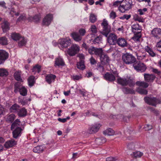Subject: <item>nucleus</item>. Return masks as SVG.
<instances>
[{
    "label": "nucleus",
    "instance_id": "nucleus-64",
    "mask_svg": "<svg viewBox=\"0 0 161 161\" xmlns=\"http://www.w3.org/2000/svg\"><path fill=\"white\" fill-rule=\"evenodd\" d=\"M110 17L113 19H115L116 17V13L113 11H112L110 14Z\"/></svg>",
    "mask_w": 161,
    "mask_h": 161
},
{
    "label": "nucleus",
    "instance_id": "nucleus-10",
    "mask_svg": "<svg viewBox=\"0 0 161 161\" xmlns=\"http://www.w3.org/2000/svg\"><path fill=\"white\" fill-rule=\"evenodd\" d=\"M133 66L134 69L138 72H143L145 71L147 69V67L144 64L140 62L134 64Z\"/></svg>",
    "mask_w": 161,
    "mask_h": 161
},
{
    "label": "nucleus",
    "instance_id": "nucleus-50",
    "mask_svg": "<svg viewBox=\"0 0 161 161\" xmlns=\"http://www.w3.org/2000/svg\"><path fill=\"white\" fill-rule=\"evenodd\" d=\"M130 45L128 43L127 41L124 38H121V47H129Z\"/></svg>",
    "mask_w": 161,
    "mask_h": 161
},
{
    "label": "nucleus",
    "instance_id": "nucleus-12",
    "mask_svg": "<svg viewBox=\"0 0 161 161\" xmlns=\"http://www.w3.org/2000/svg\"><path fill=\"white\" fill-rule=\"evenodd\" d=\"M8 53L5 51L0 50V65L3 64L8 58Z\"/></svg>",
    "mask_w": 161,
    "mask_h": 161
},
{
    "label": "nucleus",
    "instance_id": "nucleus-5",
    "mask_svg": "<svg viewBox=\"0 0 161 161\" xmlns=\"http://www.w3.org/2000/svg\"><path fill=\"white\" fill-rule=\"evenodd\" d=\"M80 50V48L78 45L75 44H72L71 47L67 50L68 54L70 56H75Z\"/></svg>",
    "mask_w": 161,
    "mask_h": 161
},
{
    "label": "nucleus",
    "instance_id": "nucleus-53",
    "mask_svg": "<svg viewBox=\"0 0 161 161\" xmlns=\"http://www.w3.org/2000/svg\"><path fill=\"white\" fill-rule=\"evenodd\" d=\"M10 14L12 17H13L14 15L18 16L19 15V12H16L14 8H12L10 12Z\"/></svg>",
    "mask_w": 161,
    "mask_h": 161
},
{
    "label": "nucleus",
    "instance_id": "nucleus-19",
    "mask_svg": "<svg viewBox=\"0 0 161 161\" xmlns=\"http://www.w3.org/2000/svg\"><path fill=\"white\" fill-rule=\"evenodd\" d=\"M64 65V62L62 58L60 57H58L55 59L54 65V66H63Z\"/></svg>",
    "mask_w": 161,
    "mask_h": 161
},
{
    "label": "nucleus",
    "instance_id": "nucleus-3",
    "mask_svg": "<svg viewBox=\"0 0 161 161\" xmlns=\"http://www.w3.org/2000/svg\"><path fill=\"white\" fill-rule=\"evenodd\" d=\"M144 101L147 103L156 107L157 104L161 103V99L155 97H145L144 98Z\"/></svg>",
    "mask_w": 161,
    "mask_h": 161
},
{
    "label": "nucleus",
    "instance_id": "nucleus-15",
    "mask_svg": "<svg viewBox=\"0 0 161 161\" xmlns=\"http://www.w3.org/2000/svg\"><path fill=\"white\" fill-rule=\"evenodd\" d=\"M12 131L13 137L14 138H17L18 137L21 136L22 129L20 127L16 126Z\"/></svg>",
    "mask_w": 161,
    "mask_h": 161
},
{
    "label": "nucleus",
    "instance_id": "nucleus-60",
    "mask_svg": "<svg viewBox=\"0 0 161 161\" xmlns=\"http://www.w3.org/2000/svg\"><path fill=\"white\" fill-rule=\"evenodd\" d=\"M91 31L93 33H96L97 32V29L95 25H92L91 28Z\"/></svg>",
    "mask_w": 161,
    "mask_h": 161
},
{
    "label": "nucleus",
    "instance_id": "nucleus-6",
    "mask_svg": "<svg viewBox=\"0 0 161 161\" xmlns=\"http://www.w3.org/2000/svg\"><path fill=\"white\" fill-rule=\"evenodd\" d=\"M122 59L126 64L134 63L136 61V59L134 56L128 53L123 55Z\"/></svg>",
    "mask_w": 161,
    "mask_h": 161
},
{
    "label": "nucleus",
    "instance_id": "nucleus-25",
    "mask_svg": "<svg viewBox=\"0 0 161 161\" xmlns=\"http://www.w3.org/2000/svg\"><path fill=\"white\" fill-rule=\"evenodd\" d=\"M100 58L101 62L103 63L104 64H108L110 59L109 57L107 54L104 53Z\"/></svg>",
    "mask_w": 161,
    "mask_h": 161
},
{
    "label": "nucleus",
    "instance_id": "nucleus-17",
    "mask_svg": "<svg viewBox=\"0 0 161 161\" xmlns=\"http://www.w3.org/2000/svg\"><path fill=\"white\" fill-rule=\"evenodd\" d=\"M16 144V142L12 139L7 141L4 144V146L6 148L8 149L14 146Z\"/></svg>",
    "mask_w": 161,
    "mask_h": 161
},
{
    "label": "nucleus",
    "instance_id": "nucleus-13",
    "mask_svg": "<svg viewBox=\"0 0 161 161\" xmlns=\"http://www.w3.org/2000/svg\"><path fill=\"white\" fill-rule=\"evenodd\" d=\"M135 83L133 79L130 78L128 80L126 79H122L121 78V85L126 86L128 85L130 87L134 86Z\"/></svg>",
    "mask_w": 161,
    "mask_h": 161
},
{
    "label": "nucleus",
    "instance_id": "nucleus-46",
    "mask_svg": "<svg viewBox=\"0 0 161 161\" xmlns=\"http://www.w3.org/2000/svg\"><path fill=\"white\" fill-rule=\"evenodd\" d=\"M114 133V130L111 128L107 129L103 132V133L104 134H107L109 136L113 135Z\"/></svg>",
    "mask_w": 161,
    "mask_h": 161
},
{
    "label": "nucleus",
    "instance_id": "nucleus-56",
    "mask_svg": "<svg viewBox=\"0 0 161 161\" xmlns=\"http://www.w3.org/2000/svg\"><path fill=\"white\" fill-rule=\"evenodd\" d=\"M86 33V31L83 28L80 29L79 31V34L82 37V36H84L85 33Z\"/></svg>",
    "mask_w": 161,
    "mask_h": 161
},
{
    "label": "nucleus",
    "instance_id": "nucleus-48",
    "mask_svg": "<svg viewBox=\"0 0 161 161\" xmlns=\"http://www.w3.org/2000/svg\"><path fill=\"white\" fill-rule=\"evenodd\" d=\"M102 36L101 35L97 36L93 41V44L95 45H98L100 42L101 39H102Z\"/></svg>",
    "mask_w": 161,
    "mask_h": 161
},
{
    "label": "nucleus",
    "instance_id": "nucleus-41",
    "mask_svg": "<svg viewBox=\"0 0 161 161\" xmlns=\"http://www.w3.org/2000/svg\"><path fill=\"white\" fill-rule=\"evenodd\" d=\"M20 121L19 119H16L12 124L11 127V129L12 130H13L16 127V126H19V123H20Z\"/></svg>",
    "mask_w": 161,
    "mask_h": 161
},
{
    "label": "nucleus",
    "instance_id": "nucleus-21",
    "mask_svg": "<svg viewBox=\"0 0 161 161\" xmlns=\"http://www.w3.org/2000/svg\"><path fill=\"white\" fill-rule=\"evenodd\" d=\"M132 29V31L134 34L136 33H141V27L138 24H136L133 25L131 26Z\"/></svg>",
    "mask_w": 161,
    "mask_h": 161
},
{
    "label": "nucleus",
    "instance_id": "nucleus-23",
    "mask_svg": "<svg viewBox=\"0 0 161 161\" xmlns=\"http://www.w3.org/2000/svg\"><path fill=\"white\" fill-rule=\"evenodd\" d=\"M56 78L55 75L52 74H49L47 75L45 77L46 80L47 82L49 84H50L51 83L52 81L55 80V79Z\"/></svg>",
    "mask_w": 161,
    "mask_h": 161
},
{
    "label": "nucleus",
    "instance_id": "nucleus-47",
    "mask_svg": "<svg viewBox=\"0 0 161 161\" xmlns=\"http://www.w3.org/2000/svg\"><path fill=\"white\" fill-rule=\"evenodd\" d=\"M89 20L92 23L95 22L97 21V16L93 14H90Z\"/></svg>",
    "mask_w": 161,
    "mask_h": 161
},
{
    "label": "nucleus",
    "instance_id": "nucleus-38",
    "mask_svg": "<svg viewBox=\"0 0 161 161\" xmlns=\"http://www.w3.org/2000/svg\"><path fill=\"white\" fill-rule=\"evenodd\" d=\"M44 149L42 146H38L33 148V152L35 153H39L43 152Z\"/></svg>",
    "mask_w": 161,
    "mask_h": 161
},
{
    "label": "nucleus",
    "instance_id": "nucleus-7",
    "mask_svg": "<svg viewBox=\"0 0 161 161\" xmlns=\"http://www.w3.org/2000/svg\"><path fill=\"white\" fill-rule=\"evenodd\" d=\"M101 25L103 27V30L101 33L102 34L106 37H107L108 34L110 31V28L107 21L105 19H104Z\"/></svg>",
    "mask_w": 161,
    "mask_h": 161
},
{
    "label": "nucleus",
    "instance_id": "nucleus-62",
    "mask_svg": "<svg viewBox=\"0 0 161 161\" xmlns=\"http://www.w3.org/2000/svg\"><path fill=\"white\" fill-rule=\"evenodd\" d=\"M147 8H145L143 9H139L138 10V11L139 13V14L140 15H142L144 14V12L147 11Z\"/></svg>",
    "mask_w": 161,
    "mask_h": 161
},
{
    "label": "nucleus",
    "instance_id": "nucleus-54",
    "mask_svg": "<svg viewBox=\"0 0 161 161\" xmlns=\"http://www.w3.org/2000/svg\"><path fill=\"white\" fill-rule=\"evenodd\" d=\"M26 19L25 15V14H22L19 16L16 20V22H18L22 21H24Z\"/></svg>",
    "mask_w": 161,
    "mask_h": 161
},
{
    "label": "nucleus",
    "instance_id": "nucleus-33",
    "mask_svg": "<svg viewBox=\"0 0 161 161\" xmlns=\"http://www.w3.org/2000/svg\"><path fill=\"white\" fill-rule=\"evenodd\" d=\"M77 67L78 69L81 70H84L85 68L84 60L83 59H81L79 62H77Z\"/></svg>",
    "mask_w": 161,
    "mask_h": 161
},
{
    "label": "nucleus",
    "instance_id": "nucleus-9",
    "mask_svg": "<svg viewBox=\"0 0 161 161\" xmlns=\"http://www.w3.org/2000/svg\"><path fill=\"white\" fill-rule=\"evenodd\" d=\"M132 2L131 0H123L121 1V13L125 12L131 8Z\"/></svg>",
    "mask_w": 161,
    "mask_h": 161
},
{
    "label": "nucleus",
    "instance_id": "nucleus-37",
    "mask_svg": "<svg viewBox=\"0 0 161 161\" xmlns=\"http://www.w3.org/2000/svg\"><path fill=\"white\" fill-rule=\"evenodd\" d=\"M8 75V71L6 69L2 68L0 69V76L6 77Z\"/></svg>",
    "mask_w": 161,
    "mask_h": 161
},
{
    "label": "nucleus",
    "instance_id": "nucleus-35",
    "mask_svg": "<svg viewBox=\"0 0 161 161\" xmlns=\"http://www.w3.org/2000/svg\"><path fill=\"white\" fill-rule=\"evenodd\" d=\"M18 42V46L19 47L25 46L27 42L26 39L23 37H21L19 39Z\"/></svg>",
    "mask_w": 161,
    "mask_h": 161
},
{
    "label": "nucleus",
    "instance_id": "nucleus-22",
    "mask_svg": "<svg viewBox=\"0 0 161 161\" xmlns=\"http://www.w3.org/2000/svg\"><path fill=\"white\" fill-rule=\"evenodd\" d=\"M70 36L76 42H79L81 41L82 39L81 36L77 32H72Z\"/></svg>",
    "mask_w": 161,
    "mask_h": 161
},
{
    "label": "nucleus",
    "instance_id": "nucleus-14",
    "mask_svg": "<svg viewBox=\"0 0 161 161\" xmlns=\"http://www.w3.org/2000/svg\"><path fill=\"white\" fill-rule=\"evenodd\" d=\"M151 34L152 36L157 39L161 37V29L159 28H155L151 31Z\"/></svg>",
    "mask_w": 161,
    "mask_h": 161
},
{
    "label": "nucleus",
    "instance_id": "nucleus-57",
    "mask_svg": "<svg viewBox=\"0 0 161 161\" xmlns=\"http://www.w3.org/2000/svg\"><path fill=\"white\" fill-rule=\"evenodd\" d=\"M156 47L157 50L161 53V40L157 43Z\"/></svg>",
    "mask_w": 161,
    "mask_h": 161
},
{
    "label": "nucleus",
    "instance_id": "nucleus-51",
    "mask_svg": "<svg viewBox=\"0 0 161 161\" xmlns=\"http://www.w3.org/2000/svg\"><path fill=\"white\" fill-rule=\"evenodd\" d=\"M96 48V47H94L91 46L89 47L87 51L90 54L93 55L94 54Z\"/></svg>",
    "mask_w": 161,
    "mask_h": 161
},
{
    "label": "nucleus",
    "instance_id": "nucleus-18",
    "mask_svg": "<svg viewBox=\"0 0 161 161\" xmlns=\"http://www.w3.org/2000/svg\"><path fill=\"white\" fill-rule=\"evenodd\" d=\"M20 108L19 105L17 103H14L11 106L9 110L11 113L17 114Z\"/></svg>",
    "mask_w": 161,
    "mask_h": 161
},
{
    "label": "nucleus",
    "instance_id": "nucleus-31",
    "mask_svg": "<svg viewBox=\"0 0 161 161\" xmlns=\"http://www.w3.org/2000/svg\"><path fill=\"white\" fill-rule=\"evenodd\" d=\"M136 83L140 87H142L144 89L147 88L149 86L148 83L144 81H137Z\"/></svg>",
    "mask_w": 161,
    "mask_h": 161
},
{
    "label": "nucleus",
    "instance_id": "nucleus-27",
    "mask_svg": "<svg viewBox=\"0 0 161 161\" xmlns=\"http://www.w3.org/2000/svg\"><path fill=\"white\" fill-rule=\"evenodd\" d=\"M41 71V66L38 64L35 65L32 69V72L34 75H35L36 73H39Z\"/></svg>",
    "mask_w": 161,
    "mask_h": 161
},
{
    "label": "nucleus",
    "instance_id": "nucleus-8",
    "mask_svg": "<svg viewBox=\"0 0 161 161\" xmlns=\"http://www.w3.org/2000/svg\"><path fill=\"white\" fill-rule=\"evenodd\" d=\"M71 40L69 38H62L58 40V45L62 48H67L71 44Z\"/></svg>",
    "mask_w": 161,
    "mask_h": 161
},
{
    "label": "nucleus",
    "instance_id": "nucleus-20",
    "mask_svg": "<svg viewBox=\"0 0 161 161\" xmlns=\"http://www.w3.org/2000/svg\"><path fill=\"white\" fill-rule=\"evenodd\" d=\"M144 76L145 80L147 82H153L156 77L153 75L146 73L144 74Z\"/></svg>",
    "mask_w": 161,
    "mask_h": 161
},
{
    "label": "nucleus",
    "instance_id": "nucleus-55",
    "mask_svg": "<svg viewBox=\"0 0 161 161\" xmlns=\"http://www.w3.org/2000/svg\"><path fill=\"white\" fill-rule=\"evenodd\" d=\"M70 119V118L69 116H68L66 118H63L62 119L61 118H59L58 119V120L59 122L63 123H64L66 122L67 120H69Z\"/></svg>",
    "mask_w": 161,
    "mask_h": 161
},
{
    "label": "nucleus",
    "instance_id": "nucleus-45",
    "mask_svg": "<svg viewBox=\"0 0 161 161\" xmlns=\"http://www.w3.org/2000/svg\"><path fill=\"white\" fill-rule=\"evenodd\" d=\"M19 92L20 95L23 96H25L27 94V90L24 86H22Z\"/></svg>",
    "mask_w": 161,
    "mask_h": 161
},
{
    "label": "nucleus",
    "instance_id": "nucleus-59",
    "mask_svg": "<svg viewBox=\"0 0 161 161\" xmlns=\"http://www.w3.org/2000/svg\"><path fill=\"white\" fill-rule=\"evenodd\" d=\"M72 78L74 80H79L81 79L82 77L81 75H74Z\"/></svg>",
    "mask_w": 161,
    "mask_h": 161
},
{
    "label": "nucleus",
    "instance_id": "nucleus-26",
    "mask_svg": "<svg viewBox=\"0 0 161 161\" xmlns=\"http://www.w3.org/2000/svg\"><path fill=\"white\" fill-rule=\"evenodd\" d=\"M16 116L13 114H8L6 116V121L9 123H12L14 120Z\"/></svg>",
    "mask_w": 161,
    "mask_h": 161
},
{
    "label": "nucleus",
    "instance_id": "nucleus-39",
    "mask_svg": "<svg viewBox=\"0 0 161 161\" xmlns=\"http://www.w3.org/2000/svg\"><path fill=\"white\" fill-rule=\"evenodd\" d=\"M134 36L132 38V39L135 42H138L140 41V39L142 36L141 33H136L134 34Z\"/></svg>",
    "mask_w": 161,
    "mask_h": 161
},
{
    "label": "nucleus",
    "instance_id": "nucleus-30",
    "mask_svg": "<svg viewBox=\"0 0 161 161\" xmlns=\"http://www.w3.org/2000/svg\"><path fill=\"white\" fill-rule=\"evenodd\" d=\"M122 91L125 94H134L135 91L132 89L127 87H124L122 88Z\"/></svg>",
    "mask_w": 161,
    "mask_h": 161
},
{
    "label": "nucleus",
    "instance_id": "nucleus-44",
    "mask_svg": "<svg viewBox=\"0 0 161 161\" xmlns=\"http://www.w3.org/2000/svg\"><path fill=\"white\" fill-rule=\"evenodd\" d=\"M95 51V52L94 54L96 55L99 56L100 57L104 53L103 50L102 48H96Z\"/></svg>",
    "mask_w": 161,
    "mask_h": 161
},
{
    "label": "nucleus",
    "instance_id": "nucleus-32",
    "mask_svg": "<svg viewBox=\"0 0 161 161\" xmlns=\"http://www.w3.org/2000/svg\"><path fill=\"white\" fill-rule=\"evenodd\" d=\"M35 77L34 76L31 75L29 77L28 81L29 86L30 87L32 86L35 83Z\"/></svg>",
    "mask_w": 161,
    "mask_h": 161
},
{
    "label": "nucleus",
    "instance_id": "nucleus-49",
    "mask_svg": "<svg viewBox=\"0 0 161 161\" xmlns=\"http://www.w3.org/2000/svg\"><path fill=\"white\" fill-rule=\"evenodd\" d=\"M143 155V153L140 151H136L133 152V155L135 158H140Z\"/></svg>",
    "mask_w": 161,
    "mask_h": 161
},
{
    "label": "nucleus",
    "instance_id": "nucleus-11",
    "mask_svg": "<svg viewBox=\"0 0 161 161\" xmlns=\"http://www.w3.org/2000/svg\"><path fill=\"white\" fill-rule=\"evenodd\" d=\"M53 19V16L52 14H47L43 19L42 25L48 26L51 24Z\"/></svg>",
    "mask_w": 161,
    "mask_h": 161
},
{
    "label": "nucleus",
    "instance_id": "nucleus-34",
    "mask_svg": "<svg viewBox=\"0 0 161 161\" xmlns=\"http://www.w3.org/2000/svg\"><path fill=\"white\" fill-rule=\"evenodd\" d=\"M21 72H15L14 74V77L15 80L18 81H22V79L21 78Z\"/></svg>",
    "mask_w": 161,
    "mask_h": 161
},
{
    "label": "nucleus",
    "instance_id": "nucleus-58",
    "mask_svg": "<svg viewBox=\"0 0 161 161\" xmlns=\"http://www.w3.org/2000/svg\"><path fill=\"white\" fill-rule=\"evenodd\" d=\"M81 47L82 48L85 49L86 51H87L90 47L89 46L84 42H83L82 44Z\"/></svg>",
    "mask_w": 161,
    "mask_h": 161
},
{
    "label": "nucleus",
    "instance_id": "nucleus-4",
    "mask_svg": "<svg viewBox=\"0 0 161 161\" xmlns=\"http://www.w3.org/2000/svg\"><path fill=\"white\" fill-rule=\"evenodd\" d=\"M118 76V74L116 71H113L112 73L107 72L103 76L104 79L107 81L113 82L115 80V77Z\"/></svg>",
    "mask_w": 161,
    "mask_h": 161
},
{
    "label": "nucleus",
    "instance_id": "nucleus-40",
    "mask_svg": "<svg viewBox=\"0 0 161 161\" xmlns=\"http://www.w3.org/2000/svg\"><path fill=\"white\" fill-rule=\"evenodd\" d=\"M21 84L20 83L17 82L14 85V92L17 93L19 92L20 89H21Z\"/></svg>",
    "mask_w": 161,
    "mask_h": 161
},
{
    "label": "nucleus",
    "instance_id": "nucleus-29",
    "mask_svg": "<svg viewBox=\"0 0 161 161\" xmlns=\"http://www.w3.org/2000/svg\"><path fill=\"white\" fill-rule=\"evenodd\" d=\"M106 138L103 137L97 138L95 140V142L97 144L100 145L106 142Z\"/></svg>",
    "mask_w": 161,
    "mask_h": 161
},
{
    "label": "nucleus",
    "instance_id": "nucleus-52",
    "mask_svg": "<svg viewBox=\"0 0 161 161\" xmlns=\"http://www.w3.org/2000/svg\"><path fill=\"white\" fill-rule=\"evenodd\" d=\"M113 6L115 7H118L119 6L118 9L120 11H121V1H117L114 2L113 4Z\"/></svg>",
    "mask_w": 161,
    "mask_h": 161
},
{
    "label": "nucleus",
    "instance_id": "nucleus-61",
    "mask_svg": "<svg viewBox=\"0 0 161 161\" xmlns=\"http://www.w3.org/2000/svg\"><path fill=\"white\" fill-rule=\"evenodd\" d=\"M127 147L128 149L130 150L134 149L135 148V145L132 143H129L127 145Z\"/></svg>",
    "mask_w": 161,
    "mask_h": 161
},
{
    "label": "nucleus",
    "instance_id": "nucleus-36",
    "mask_svg": "<svg viewBox=\"0 0 161 161\" xmlns=\"http://www.w3.org/2000/svg\"><path fill=\"white\" fill-rule=\"evenodd\" d=\"M8 39L6 37L4 36L0 37V44L5 46L8 45Z\"/></svg>",
    "mask_w": 161,
    "mask_h": 161
},
{
    "label": "nucleus",
    "instance_id": "nucleus-2",
    "mask_svg": "<svg viewBox=\"0 0 161 161\" xmlns=\"http://www.w3.org/2000/svg\"><path fill=\"white\" fill-rule=\"evenodd\" d=\"M101 125L99 123H96L92 125L88 129H86L82 132L83 134H92L97 132L99 130Z\"/></svg>",
    "mask_w": 161,
    "mask_h": 161
},
{
    "label": "nucleus",
    "instance_id": "nucleus-28",
    "mask_svg": "<svg viewBox=\"0 0 161 161\" xmlns=\"http://www.w3.org/2000/svg\"><path fill=\"white\" fill-rule=\"evenodd\" d=\"M40 17L38 14H36L33 17L30 16L28 18L29 21L31 22L33 21L36 23L39 22L40 20Z\"/></svg>",
    "mask_w": 161,
    "mask_h": 161
},
{
    "label": "nucleus",
    "instance_id": "nucleus-43",
    "mask_svg": "<svg viewBox=\"0 0 161 161\" xmlns=\"http://www.w3.org/2000/svg\"><path fill=\"white\" fill-rule=\"evenodd\" d=\"M11 36L12 38L15 41L19 40L21 37L19 33L15 32L12 33L11 34Z\"/></svg>",
    "mask_w": 161,
    "mask_h": 161
},
{
    "label": "nucleus",
    "instance_id": "nucleus-24",
    "mask_svg": "<svg viewBox=\"0 0 161 161\" xmlns=\"http://www.w3.org/2000/svg\"><path fill=\"white\" fill-rule=\"evenodd\" d=\"M10 24L7 21H5L1 24V27L3 32H6L10 29Z\"/></svg>",
    "mask_w": 161,
    "mask_h": 161
},
{
    "label": "nucleus",
    "instance_id": "nucleus-1",
    "mask_svg": "<svg viewBox=\"0 0 161 161\" xmlns=\"http://www.w3.org/2000/svg\"><path fill=\"white\" fill-rule=\"evenodd\" d=\"M120 40L121 37L117 39V36L112 33H110L107 37L108 42L110 45H115L117 44L119 46H121Z\"/></svg>",
    "mask_w": 161,
    "mask_h": 161
},
{
    "label": "nucleus",
    "instance_id": "nucleus-42",
    "mask_svg": "<svg viewBox=\"0 0 161 161\" xmlns=\"http://www.w3.org/2000/svg\"><path fill=\"white\" fill-rule=\"evenodd\" d=\"M136 91L139 94L142 95H146L147 93V91L144 89L140 87L136 89Z\"/></svg>",
    "mask_w": 161,
    "mask_h": 161
},
{
    "label": "nucleus",
    "instance_id": "nucleus-63",
    "mask_svg": "<svg viewBox=\"0 0 161 161\" xmlns=\"http://www.w3.org/2000/svg\"><path fill=\"white\" fill-rule=\"evenodd\" d=\"M90 63L92 65H94L97 63L96 61L92 57H91L90 58Z\"/></svg>",
    "mask_w": 161,
    "mask_h": 161
},
{
    "label": "nucleus",
    "instance_id": "nucleus-16",
    "mask_svg": "<svg viewBox=\"0 0 161 161\" xmlns=\"http://www.w3.org/2000/svg\"><path fill=\"white\" fill-rule=\"evenodd\" d=\"M17 114L19 117H25L27 114V110L25 107H20Z\"/></svg>",
    "mask_w": 161,
    "mask_h": 161
}]
</instances>
